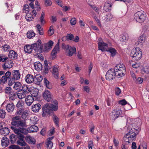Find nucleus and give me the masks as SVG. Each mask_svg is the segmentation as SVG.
Instances as JSON below:
<instances>
[{
  "instance_id": "64",
  "label": "nucleus",
  "mask_w": 149,
  "mask_h": 149,
  "mask_svg": "<svg viewBox=\"0 0 149 149\" xmlns=\"http://www.w3.org/2000/svg\"><path fill=\"white\" fill-rule=\"evenodd\" d=\"M83 88L84 91L88 93L90 91V88L88 86H83Z\"/></svg>"
},
{
  "instance_id": "30",
  "label": "nucleus",
  "mask_w": 149,
  "mask_h": 149,
  "mask_svg": "<svg viewBox=\"0 0 149 149\" xmlns=\"http://www.w3.org/2000/svg\"><path fill=\"white\" fill-rule=\"evenodd\" d=\"M34 66L35 69L37 71H39L42 69V64L40 63L39 62H35V63H34Z\"/></svg>"
},
{
  "instance_id": "36",
  "label": "nucleus",
  "mask_w": 149,
  "mask_h": 149,
  "mask_svg": "<svg viewBox=\"0 0 149 149\" xmlns=\"http://www.w3.org/2000/svg\"><path fill=\"white\" fill-rule=\"evenodd\" d=\"M29 111L26 110L22 112L21 117L24 120H27L29 115Z\"/></svg>"
},
{
  "instance_id": "3",
  "label": "nucleus",
  "mask_w": 149,
  "mask_h": 149,
  "mask_svg": "<svg viewBox=\"0 0 149 149\" xmlns=\"http://www.w3.org/2000/svg\"><path fill=\"white\" fill-rule=\"evenodd\" d=\"M54 104H46L42 107V115L43 117H45L47 115H52L53 111H56L58 109V103L56 100L53 102Z\"/></svg>"
},
{
  "instance_id": "11",
  "label": "nucleus",
  "mask_w": 149,
  "mask_h": 149,
  "mask_svg": "<svg viewBox=\"0 0 149 149\" xmlns=\"http://www.w3.org/2000/svg\"><path fill=\"white\" fill-rule=\"evenodd\" d=\"M122 112L121 110L120 109L113 110L110 114L111 118L113 120H115L120 116Z\"/></svg>"
},
{
  "instance_id": "18",
  "label": "nucleus",
  "mask_w": 149,
  "mask_h": 149,
  "mask_svg": "<svg viewBox=\"0 0 149 149\" xmlns=\"http://www.w3.org/2000/svg\"><path fill=\"white\" fill-rule=\"evenodd\" d=\"M25 80L27 83L30 84L34 81V77L31 74H28L25 77Z\"/></svg>"
},
{
  "instance_id": "50",
  "label": "nucleus",
  "mask_w": 149,
  "mask_h": 149,
  "mask_svg": "<svg viewBox=\"0 0 149 149\" xmlns=\"http://www.w3.org/2000/svg\"><path fill=\"white\" fill-rule=\"evenodd\" d=\"M6 115V113L5 111L3 109H0V118H4Z\"/></svg>"
},
{
  "instance_id": "46",
  "label": "nucleus",
  "mask_w": 149,
  "mask_h": 149,
  "mask_svg": "<svg viewBox=\"0 0 149 149\" xmlns=\"http://www.w3.org/2000/svg\"><path fill=\"white\" fill-rule=\"evenodd\" d=\"M141 72L143 74H149V67L148 66L144 67L141 70Z\"/></svg>"
},
{
  "instance_id": "53",
  "label": "nucleus",
  "mask_w": 149,
  "mask_h": 149,
  "mask_svg": "<svg viewBox=\"0 0 149 149\" xmlns=\"http://www.w3.org/2000/svg\"><path fill=\"white\" fill-rule=\"evenodd\" d=\"M54 32V30L53 29V26L52 25L49 28L48 31V33L49 36H51L52 35Z\"/></svg>"
},
{
  "instance_id": "51",
  "label": "nucleus",
  "mask_w": 149,
  "mask_h": 149,
  "mask_svg": "<svg viewBox=\"0 0 149 149\" xmlns=\"http://www.w3.org/2000/svg\"><path fill=\"white\" fill-rule=\"evenodd\" d=\"M10 141L12 143H13L15 141L16 137L14 134H12L10 136Z\"/></svg>"
},
{
  "instance_id": "16",
  "label": "nucleus",
  "mask_w": 149,
  "mask_h": 149,
  "mask_svg": "<svg viewBox=\"0 0 149 149\" xmlns=\"http://www.w3.org/2000/svg\"><path fill=\"white\" fill-rule=\"evenodd\" d=\"M53 43L54 42L50 40L48 42L44 44V50L45 51L47 52L49 50H50Z\"/></svg>"
},
{
  "instance_id": "4",
  "label": "nucleus",
  "mask_w": 149,
  "mask_h": 149,
  "mask_svg": "<svg viewBox=\"0 0 149 149\" xmlns=\"http://www.w3.org/2000/svg\"><path fill=\"white\" fill-rule=\"evenodd\" d=\"M142 52L139 48L137 47L133 49L131 51L130 56L132 58V59L135 61H138L141 58Z\"/></svg>"
},
{
  "instance_id": "62",
  "label": "nucleus",
  "mask_w": 149,
  "mask_h": 149,
  "mask_svg": "<svg viewBox=\"0 0 149 149\" xmlns=\"http://www.w3.org/2000/svg\"><path fill=\"white\" fill-rule=\"evenodd\" d=\"M67 39L71 40L74 38V36L72 34H70L66 36Z\"/></svg>"
},
{
  "instance_id": "37",
  "label": "nucleus",
  "mask_w": 149,
  "mask_h": 149,
  "mask_svg": "<svg viewBox=\"0 0 149 149\" xmlns=\"http://www.w3.org/2000/svg\"><path fill=\"white\" fill-rule=\"evenodd\" d=\"M38 129L37 126L33 125L31 126L29 128L30 132H36L38 130Z\"/></svg>"
},
{
  "instance_id": "22",
  "label": "nucleus",
  "mask_w": 149,
  "mask_h": 149,
  "mask_svg": "<svg viewBox=\"0 0 149 149\" xmlns=\"http://www.w3.org/2000/svg\"><path fill=\"white\" fill-rule=\"evenodd\" d=\"M34 98L31 95L27 96L25 99V101L28 106H30L31 104L33 102Z\"/></svg>"
},
{
  "instance_id": "44",
  "label": "nucleus",
  "mask_w": 149,
  "mask_h": 149,
  "mask_svg": "<svg viewBox=\"0 0 149 149\" xmlns=\"http://www.w3.org/2000/svg\"><path fill=\"white\" fill-rule=\"evenodd\" d=\"M27 37L28 38L30 39L32 37H34L35 33L33 31H30L27 32L26 34Z\"/></svg>"
},
{
  "instance_id": "1",
  "label": "nucleus",
  "mask_w": 149,
  "mask_h": 149,
  "mask_svg": "<svg viewBox=\"0 0 149 149\" xmlns=\"http://www.w3.org/2000/svg\"><path fill=\"white\" fill-rule=\"evenodd\" d=\"M26 125L25 121L21 120L19 116H17L13 118L10 128L15 133H22L26 134L28 133V130L23 128Z\"/></svg>"
},
{
  "instance_id": "8",
  "label": "nucleus",
  "mask_w": 149,
  "mask_h": 149,
  "mask_svg": "<svg viewBox=\"0 0 149 149\" xmlns=\"http://www.w3.org/2000/svg\"><path fill=\"white\" fill-rule=\"evenodd\" d=\"M43 98L48 102L52 100L53 95L48 90H46L42 94Z\"/></svg>"
},
{
  "instance_id": "60",
  "label": "nucleus",
  "mask_w": 149,
  "mask_h": 149,
  "mask_svg": "<svg viewBox=\"0 0 149 149\" xmlns=\"http://www.w3.org/2000/svg\"><path fill=\"white\" fill-rule=\"evenodd\" d=\"M76 19L75 18H72L70 20V24L71 25H74L76 23Z\"/></svg>"
},
{
  "instance_id": "24",
  "label": "nucleus",
  "mask_w": 149,
  "mask_h": 149,
  "mask_svg": "<svg viewBox=\"0 0 149 149\" xmlns=\"http://www.w3.org/2000/svg\"><path fill=\"white\" fill-rule=\"evenodd\" d=\"M42 79V77L41 75L40 74L36 75L35 77H34V82L35 83L39 84Z\"/></svg>"
},
{
  "instance_id": "6",
  "label": "nucleus",
  "mask_w": 149,
  "mask_h": 149,
  "mask_svg": "<svg viewBox=\"0 0 149 149\" xmlns=\"http://www.w3.org/2000/svg\"><path fill=\"white\" fill-rule=\"evenodd\" d=\"M115 70L113 69H110L107 72L105 78L108 80L111 81L114 79L116 77Z\"/></svg>"
},
{
  "instance_id": "48",
  "label": "nucleus",
  "mask_w": 149,
  "mask_h": 149,
  "mask_svg": "<svg viewBox=\"0 0 149 149\" xmlns=\"http://www.w3.org/2000/svg\"><path fill=\"white\" fill-rule=\"evenodd\" d=\"M39 90L37 88H35L32 90V95L35 97H37L38 95Z\"/></svg>"
},
{
  "instance_id": "10",
  "label": "nucleus",
  "mask_w": 149,
  "mask_h": 149,
  "mask_svg": "<svg viewBox=\"0 0 149 149\" xmlns=\"http://www.w3.org/2000/svg\"><path fill=\"white\" fill-rule=\"evenodd\" d=\"M136 137H134L133 135H132L128 133H127L123 138L124 141L126 143H130L133 141H134Z\"/></svg>"
},
{
  "instance_id": "38",
  "label": "nucleus",
  "mask_w": 149,
  "mask_h": 149,
  "mask_svg": "<svg viewBox=\"0 0 149 149\" xmlns=\"http://www.w3.org/2000/svg\"><path fill=\"white\" fill-rule=\"evenodd\" d=\"M10 100H14L17 98V94L13 92L11 93L8 95Z\"/></svg>"
},
{
  "instance_id": "58",
  "label": "nucleus",
  "mask_w": 149,
  "mask_h": 149,
  "mask_svg": "<svg viewBox=\"0 0 149 149\" xmlns=\"http://www.w3.org/2000/svg\"><path fill=\"white\" fill-rule=\"evenodd\" d=\"M127 102L125 99L120 100L118 101V103L122 105H124L127 104Z\"/></svg>"
},
{
  "instance_id": "9",
  "label": "nucleus",
  "mask_w": 149,
  "mask_h": 149,
  "mask_svg": "<svg viewBox=\"0 0 149 149\" xmlns=\"http://www.w3.org/2000/svg\"><path fill=\"white\" fill-rule=\"evenodd\" d=\"M16 107L17 108V113L18 115H20L24 110V102L22 100L18 101L16 105Z\"/></svg>"
},
{
  "instance_id": "40",
  "label": "nucleus",
  "mask_w": 149,
  "mask_h": 149,
  "mask_svg": "<svg viewBox=\"0 0 149 149\" xmlns=\"http://www.w3.org/2000/svg\"><path fill=\"white\" fill-rule=\"evenodd\" d=\"M25 17L26 20L28 22L32 21L33 19L32 15L30 13L26 14Z\"/></svg>"
},
{
  "instance_id": "54",
  "label": "nucleus",
  "mask_w": 149,
  "mask_h": 149,
  "mask_svg": "<svg viewBox=\"0 0 149 149\" xmlns=\"http://www.w3.org/2000/svg\"><path fill=\"white\" fill-rule=\"evenodd\" d=\"M91 7L93 9L96 13H99L100 11V10L99 8L97 7L96 6H94L90 5Z\"/></svg>"
},
{
  "instance_id": "29",
  "label": "nucleus",
  "mask_w": 149,
  "mask_h": 149,
  "mask_svg": "<svg viewBox=\"0 0 149 149\" xmlns=\"http://www.w3.org/2000/svg\"><path fill=\"white\" fill-rule=\"evenodd\" d=\"M69 48L67 49V50H68V56H71L73 55L74 53L76 52V49L74 47H72L69 46Z\"/></svg>"
},
{
  "instance_id": "17",
  "label": "nucleus",
  "mask_w": 149,
  "mask_h": 149,
  "mask_svg": "<svg viewBox=\"0 0 149 149\" xmlns=\"http://www.w3.org/2000/svg\"><path fill=\"white\" fill-rule=\"evenodd\" d=\"M20 76V74L19 70H14L13 71L11 77L16 80L19 79Z\"/></svg>"
},
{
  "instance_id": "19",
  "label": "nucleus",
  "mask_w": 149,
  "mask_h": 149,
  "mask_svg": "<svg viewBox=\"0 0 149 149\" xmlns=\"http://www.w3.org/2000/svg\"><path fill=\"white\" fill-rule=\"evenodd\" d=\"M18 54L17 53L13 50H10L8 54L9 57L12 59H16L17 58Z\"/></svg>"
},
{
  "instance_id": "12",
  "label": "nucleus",
  "mask_w": 149,
  "mask_h": 149,
  "mask_svg": "<svg viewBox=\"0 0 149 149\" xmlns=\"http://www.w3.org/2000/svg\"><path fill=\"white\" fill-rule=\"evenodd\" d=\"M108 47V45L103 41H100L98 42L99 49L101 50L102 52L107 50Z\"/></svg>"
},
{
  "instance_id": "21",
  "label": "nucleus",
  "mask_w": 149,
  "mask_h": 149,
  "mask_svg": "<svg viewBox=\"0 0 149 149\" xmlns=\"http://www.w3.org/2000/svg\"><path fill=\"white\" fill-rule=\"evenodd\" d=\"M128 128H130V130L138 133L140 130V129L139 127L134 124H130Z\"/></svg>"
},
{
  "instance_id": "61",
  "label": "nucleus",
  "mask_w": 149,
  "mask_h": 149,
  "mask_svg": "<svg viewBox=\"0 0 149 149\" xmlns=\"http://www.w3.org/2000/svg\"><path fill=\"white\" fill-rule=\"evenodd\" d=\"M115 94L117 95H119L121 93V90L118 88L117 87L115 89Z\"/></svg>"
},
{
  "instance_id": "2",
  "label": "nucleus",
  "mask_w": 149,
  "mask_h": 149,
  "mask_svg": "<svg viewBox=\"0 0 149 149\" xmlns=\"http://www.w3.org/2000/svg\"><path fill=\"white\" fill-rule=\"evenodd\" d=\"M35 52L42 53L44 51L42 43L41 40L39 39L36 43L31 44V45H27L24 47V50L26 53H31L33 49Z\"/></svg>"
},
{
  "instance_id": "7",
  "label": "nucleus",
  "mask_w": 149,
  "mask_h": 149,
  "mask_svg": "<svg viewBox=\"0 0 149 149\" xmlns=\"http://www.w3.org/2000/svg\"><path fill=\"white\" fill-rule=\"evenodd\" d=\"M21 133H16L18 135L17 137L18 139V140L17 141V143L18 145L21 146H24L26 145V143L24 139L25 138L24 136Z\"/></svg>"
},
{
  "instance_id": "33",
  "label": "nucleus",
  "mask_w": 149,
  "mask_h": 149,
  "mask_svg": "<svg viewBox=\"0 0 149 149\" xmlns=\"http://www.w3.org/2000/svg\"><path fill=\"white\" fill-rule=\"evenodd\" d=\"M22 86L21 83L17 82L15 84L14 86V88L16 90H22Z\"/></svg>"
},
{
  "instance_id": "41",
  "label": "nucleus",
  "mask_w": 149,
  "mask_h": 149,
  "mask_svg": "<svg viewBox=\"0 0 149 149\" xmlns=\"http://www.w3.org/2000/svg\"><path fill=\"white\" fill-rule=\"evenodd\" d=\"M17 95L18 96V98L20 99H22L24 98L26 95V93H24V92H20V93H17Z\"/></svg>"
},
{
  "instance_id": "14",
  "label": "nucleus",
  "mask_w": 149,
  "mask_h": 149,
  "mask_svg": "<svg viewBox=\"0 0 149 149\" xmlns=\"http://www.w3.org/2000/svg\"><path fill=\"white\" fill-rule=\"evenodd\" d=\"M59 66L57 65H55L53 67L52 73L53 76L56 79H58L59 77Z\"/></svg>"
},
{
  "instance_id": "26",
  "label": "nucleus",
  "mask_w": 149,
  "mask_h": 149,
  "mask_svg": "<svg viewBox=\"0 0 149 149\" xmlns=\"http://www.w3.org/2000/svg\"><path fill=\"white\" fill-rule=\"evenodd\" d=\"M15 108V106L13 103H10L8 104L6 107V109L8 112H12Z\"/></svg>"
},
{
  "instance_id": "45",
  "label": "nucleus",
  "mask_w": 149,
  "mask_h": 149,
  "mask_svg": "<svg viewBox=\"0 0 149 149\" xmlns=\"http://www.w3.org/2000/svg\"><path fill=\"white\" fill-rule=\"evenodd\" d=\"M111 5L108 2H106L104 4V6L103 7V9L105 11L107 12L109 10L108 9L109 8H111Z\"/></svg>"
},
{
  "instance_id": "23",
  "label": "nucleus",
  "mask_w": 149,
  "mask_h": 149,
  "mask_svg": "<svg viewBox=\"0 0 149 149\" xmlns=\"http://www.w3.org/2000/svg\"><path fill=\"white\" fill-rule=\"evenodd\" d=\"M41 106L40 104H36L32 106V110L34 112H37L41 108Z\"/></svg>"
},
{
  "instance_id": "47",
  "label": "nucleus",
  "mask_w": 149,
  "mask_h": 149,
  "mask_svg": "<svg viewBox=\"0 0 149 149\" xmlns=\"http://www.w3.org/2000/svg\"><path fill=\"white\" fill-rule=\"evenodd\" d=\"M9 79V80L8 81V84L9 86H11L13 84L16 83L15 81L16 80L14 79V78L12 77L11 78Z\"/></svg>"
},
{
  "instance_id": "27",
  "label": "nucleus",
  "mask_w": 149,
  "mask_h": 149,
  "mask_svg": "<svg viewBox=\"0 0 149 149\" xmlns=\"http://www.w3.org/2000/svg\"><path fill=\"white\" fill-rule=\"evenodd\" d=\"M59 50V42H58L52 51V55L53 57L55 56L56 54Z\"/></svg>"
},
{
  "instance_id": "56",
  "label": "nucleus",
  "mask_w": 149,
  "mask_h": 149,
  "mask_svg": "<svg viewBox=\"0 0 149 149\" xmlns=\"http://www.w3.org/2000/svg\"><path fill=\"white\" fill-rule=\"evenodd\" d=\"M53 120H54V123H55V124H56V125L57 126H59V125L58 124V122H59L58 118L56 116H55Z\"/></svg>"
},
{
  "instance_id": "43",
  "label": "nucleus",
  "mask_w": 149,
  "mask_h": 149,
  "mask_svg": "<svg viewBox=\"0 0 149 149\" xmlns=\"http://www.w3.org/2000/svg\"><path fill=\"white\" fill-rule=\"evenodd\" d=\"M107 51L109 52L111 54V56H114L116 52V50L113 48H110L108 49Z\"/></svg>"
},
{
  "instance_id": "25",
  "label": "nucleus",
  "mask_w": 149,
  "mask_h": 149,
  "mask_svg": "<svg viewBox=\"0 0 149 149\" xmlns=\"http://www.w3.org/2000/svg\"><path fill=\"white\" fill-rule=\"evenodd\" d=\"M116 75L118 76V77H122L125 75V72L126 70H123L122 69L118 70H115Z\"/></svg>"
},
{
  "instance_id": "42",
  "label": "nucleus",
  "mask_w": 149,
  "mask_h": 149,
  "mask_svg": "<svg viewBox=\"0 0 149 149\" xmlns=\"http://www.w3.org/2000/svg\"><path fill=\"white\" fill-rule=\"evenodd\" d=\"M5 93L7 95H9L11 93L14 91L10 87H7L4 90Z\"/></svg>"
},
{
  "instance_id": "32",
  "label": "nucleus",
  "mask_w": 149,
  "mask_h": 149,
  "mask_svg": "<svg viewBox=\"0 0 149 149\" xmlns=\"http://www.w3.org/2000/svg\"><path fill=\"white\" fill-rule=\"evenodd\" d=\"M22 90H22L23 92L26 94L29 93L31 91L29 88V86L26 85L24 84L22 85Z\"/></svg>"
},
{
  "instance_id": "55",
  "label": "nucleus",
  "mask_w": 149,
  "mask_h": 149,
  "mask_svg": "<svg viewBox=\"0 0 149 149\" xmlns=\"http://www.w3.org/2000/svg\"><path fill=\"white\" fill-rule=\"evenodd\" d=\"M46 144L47 147L51 148L52 147L53 144L52 141H47Z\"/></svg>"
},
{
  "instance_id": "57",
  "label": "nucleus",
  "mask_w": 149,
  "mask_h": 149,
  "mask_svg": "<svg viewBox=\"0 0 149 149\" xmlns=\"http://www.w3.org/2000/svg\"><path fill=\"white\" fill-rule=\"evenodd\" d=\"M45 5L46 6H50L52 4L51 0H44Z\"/></svg>"
},
{
  "instance_id": "15",
  "label": "nucleus",
  "mask_w": 149,
  "mask_h": 149,
  "mask_svg": "<svg viewBox=\"0 0 149 149\" xmlns=\"http://www.w3.org/2000/svg\"><path fill=\"white\" fill-rule=\"evenodd\" d=\"M25 139L26 141L30 144L34 145L36 144V140L32 136H26L25 137Z\"/></svg>"
},
{
  "instance_id": "20",
  "label": "nucleus",
  "mask_w": 149,
  "mask_h": 149,
  "mask_svg": "<svg viewBox=\"0 0 149 149\" xmlns=\"http://www.w3.org/2000/svg\"><path fill=\"white\" fill-rule=\"evenodd\" d=\"M9 143V141L8 138L5 136L2 138L1 140V145L3 147H6L8 146Z\"/></svg>"
},
{
  "instance_id": "35",
  "label": "nucleus",
  "mask_w": 149,
  "mask_h": 149,
  "mask_svg": "<svg viewBox=\"0 0 149 149\" xmlns=\"http://www.w3.org/2000/svg\"><path fill=\"white\" fill-rule=\"evenodd\" d=\"M1 133L3 135L6 136L9 133V129L7 127H3L1 131Z\"/></svg>"
},
{
  "instance_id": "39",
  "label": "nucleus",
  "mask_w": 149,
  "mask_h": 149,
  "mask_svg": "<svg viewBox=\"0 0 149 149\" xmlns=\"http://www.w3.org/2000/svg\"><path fill=\"white\" fill-rule=\"evenodd\" d=\"M124 71V70H125V67L124 65L123 64H119L117 65L116 67H115L114 70H118L122 69Z\"/></svg>"
},
{
  "instance_id": "5",
  "label": "nucleus",
  "mask_w": 149,
  "mask_h": 149,
  "mask_svg": "<svg viewBox=\"0 0 149 149\" xmlns=\"http://www.w3.org/2000/svg\"><path fill=\"white\" fill-rule=\"evenodd\" d=\"M146 17V13L142 10L136 12L134 15V18L137 22L142 23L145 20Z\"/></svg>"
},
{
  "instance_id": "52",
  "label": "nucleus",
  "mask_w": 149,
  "mask_h": 149,
  "mask_svg": "<svg viewBox=\"0 0 149 149\" xmlns=\"http://www.w3.org/2000/svg\"><path fill=\"white\" fill-rule=\"evenodd\" d=\"M128 133L132 135H133L134 137H136V136L139 133L138 132H135L132 130H130V128H128Z\"/></svg>"
},
{
  "instance_id": "59",
  "label": "nucleus",
  "mask_w": 149,
  "mask_h": 149,
  "mask_svg": "<svg viewBox=\"0 0 149 149\" xmlns=\"http://www.w3.org/2000/svg\"><path fill=\"white\" fill-rule=\"evenodd\" d=\"M3 47L4 51H8L9 49L10 48V46L7 45H4L3 46Z\"/></svg>"
},
{
  "instance_id": "31",
  "label": "nucleus",
  "mask_w": 149,
  "mask_h": 149,
  "mask_svg": "<svg viewBox=\"0 0 149 149\" xmlns=\"http://www.w3.org/2000/svg\"><path fill=\"white\" fill-rule=\"evenodd\" d=\"M44 84L46 86V87L49 89H51L52 88V85L48 80L46 78H44L43 79Z\"/></svg>"
},
{
  "instance_id": "13",
  "label": "nucleus",
  "mask_w": 149,
  "mask_h": 149,
  "mask_svg": "<svg viewBox=\"0 0 149 149\" xmlns=\"http://www.w3.org/2000/svg\"><path fill=\"white\" fill-rule=\"evenodd\" d=\"M13 65V61L11 60H8L5 61L2 66L3 70H7L8 69L11 68Z\"/></svg>"
},
{
  "instance_id": "63",
  "label": "nucleus",
  "mask_w": 149,
  "mask_h": 149,
  "mask_svg": "<svg viewBox=\"0 0 149 149\" xmlns=\"http://www.w3.org/2000/svg\"><path fill=\"white\" fill-rule=\"evenodd\" d=\"M93 146V142L92 141H90L88 142V147L89 149H92Z\"/></svg>"
},
{
  "instance_id": "28",
  "label": "nucleus",
  "mask_w": 149,
  "mask_h": 149,
  "mask_svg": "<svg viewBox=\"0 0 149 149\" xmlns=\"http://www.w3.org/2000/svg\"><path fill=\"white\" fill-rule=\"evenodd\" d=\"M128 39V36L127 33H124L122 34L120 37V40L121 41L124 42L126 41Z\"/></svg>"
},
{
  "instance_id": "49",
  "label": "nucleus",
  "mask_w": 149,
  "mask_h": 149,
  "mask_svg": "<svg viewBox=\"0 0 149 149\" xmlns=\"http://www.w3.org/2000/svg\"><path fill=\"white\" fill-rule=\"evenodd\" d=\"M146 39V35L144 34H142L139 38V41L140 42H144Z\"/></svg>"
},
{
  "instance_id": "34",
  "label": "nucleus",
  "mask_w": 149,
  "mask_h": 149,
  "mask_svg": "<svg viewBox=\"0 0 149 149\" xmlns=\"http://www.w3.org/2000/svg\"><path fill=\"white\" fill-rule=\"evenodd\" d=\"M36 26L37 28V31L38 32L39 34L41 35H43L44 32L43 29L41 26L39 24H38Z\"/></svg>"
}]
</instances>
